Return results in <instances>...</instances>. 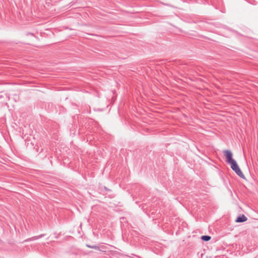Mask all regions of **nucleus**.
<instances>
[{
	"mask_svg": "<svg viewBox=\"0 0 258 258\" xmlns=\"http://www.w3.org/2000/svg\"><path fill=\"white\" fill-rule=\"evenodd\" d=\"M231 165L232 169L241 178L244 179L245 176L241 171L236 161L234 160L229 163Z\"/></svg>",
	"mask_w": 258,
	"mask_h": 258,
	"instance_id": "f257e3e1",
	"label": "nucleus"
},
{
	"mask_svg": "<svg viewBox=\"0 0 258 258\" xmlns=\"http://www.w3.org/2000/svg\"><path fill=\"white\" fill-rule=\"evenodd\" d=\"M224 156H225V158L226 159V162L228 163H229L234 160L232 158V153L230 151L225 150L224 151Z\"/></svg>",
	"mask_w": 258,
	"mask_h": 258,
	"instance_id": "f03ea898",
	"label": "nucleus"
},
{
	"mask_svg": "<svg viewBox=\"0 0 258 258\" xmlns=\"http://www.w3.org/2000/svg\"><path fill=\"white\" fill-rule=\"evenodd\" d=\"M247 220V218L244 215H242L241 216H238L236 219L235 220V222L237 223H241L246 221Z\"/></svg>",
	"mask_w": 258,
	"mask_h": 258,
	"instance_id": "7ed1b4c3",
	"label": "nucleus"
},
{
	"mask_svg": "<svg viewBox=\"0 0 258 258\" xmlns=\"http://www.w3.org/2000/svg\"><path fill=\"white\" fill-rule=\"evenodd\" d=\"M44 236V234H40L38 236H34L31 238H29V239H26L25 240V241H30V240H36L38 238H41L43 236Z\"/></svg>",
	"mask_w": 258,
	"mask_h": 258,
	"instance_id": "20e7f679",
	"label": "nucleus"
},
{
	"mask_svg": "<svg viewBox=\"0 0 258 258\" xmlns=\"http://www.w3.org/2000/svg\"><path fill=\"white\" fill-rule=\"evenodd\" d=\"M211 236L209 235H203L201 236V239L205 241H208L211 239Z\"/></svg>",
	"mask_w": 258,
	"mask_h": 258,
	"instance_id": "39448f33",
	"label": "nucleus"
},
{
	"mask_svg": "<svg viewBox=\"0 0 258 258\" xmlns=\"http://www.w3.org/2000/svg\"><path fill=\"white\" fill-rule=\"evenodd\" d=\"M91 248L97 250L99 249V247L96 245H92V246L91 247Z\"/></svg>",
	"mask_w": 258,
	"mask_h": 258,
	"instance_id": "423d86ee",
	"label": "nucleus"
},
{
	"mask_svg": "<svg viewBox=\"0 0 258 258\" xmlns=\"http://www.w3.org/2000/svg\"><path fill=\"white\" fill-rule=\"evenodd\" d=\"M86 246L88 247H89V248H91V247H92V245H90L89 244H87Z\"/></svg>",
	"mask_w": 258,
	"mask_h": 258,
	"instance_id": "0eeeda50",
	"label": "nucleus"
},
{
	"mask_svg": "<svg viewBox=\"0 0 258 258\" xmlns=\"http://www.w3.org/2000/svg\"><path fill=\"white\" fill-rule=\"evenodd\" d=\"M2 97V96H0V98Z\"/></svg>",
	"mask_w": 258,
	"mask_h": 258,
	"instance_id": "6e6552de",
	"label": "nucleus"
}]
</instances>
